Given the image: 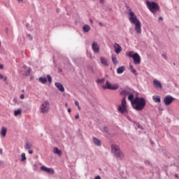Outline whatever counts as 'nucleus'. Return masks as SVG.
<instances>
[{
  "label": "nucleus",
  "mask_w": 179,
  "mask_h": 179,
  "mask_svg": "<svg viewBox=\"0 0 179 179\" xmlns=\"http://www.w3.org/2000/svg\"><path fill=\"white\" fill-rule=\"evenodd\" d=\"M129 20L130 23L134 24V30L136 31L138 34H141L142 33V25L141 24V22L138 20V17L135 15L134 12L132 10H129Z\"/></svg>",
  "instance_id": "nucleus-1"
},
{
  "label": "nucleus",
  "mask_w": 179,
  "mask_h": 179,
  "mask_svg": "<svg viewBox=\"0 0 179 179\" xmlns=\"http://www.w3.org/2000/svg\"><path fill=\"white\" fill-rule=\"evenodd\" d=\"M133 108L136 111H142L146 107V100L144 98L136 96L131 102Z\"/></svg>",
  "instance_id": "nucleus-2"
},
{
  "label": "nucleus",
  "mask_w": 179,
  "mask_h": 179,
  "mask_svg": "<svg viewBox=\"0 0 179 179\" xmlns=\"http://www.w3.org/2000/svg\"><path fill=\"white\" fill-rule=\"evenodd\" d=\"M146 5H147L149 10H150V12H152V13H156V12H158L159 9H160L159 4H157L155 1L150 2L149 1H147Z\"/></svg>",
  "instance_id": "nucleus-3"
},
{
  "label": "nucleus",
  "mask_w": 179,
  "mask_h": 179,
  "mask_svg": "<svg viewBox=\"0 0 179 179\" xmlns=\"http://www.w3.org/2000/svg\"><path fill=\"white\" fill-rule=\"evenodd\" d=\"M127 106V99L125 96L122 99L121 104L118 107V111L121 113V114H125L128 113V109Z\"/></svg>",
  "instance_id": "nucleus-4"
},
{
  "label": "nucleus",
  "mask_w": 179,
  "mask_h": 179,
  "mask_svg": "<svg viewBox=\"0 0 179 179\" xmlns=\"http://www.w3.org/2000/svg\"><path fill=\"white\" fill-rule=\"evenodd\" d=\"M40 111L42 114H47L50 111V102L48 101H45L42 103L40 107Z\"/></svg>",
  "instance_id": "nucleus-5"
},
{
  "label": "nucleus",
  "mask_w": 179,
  "mask_h": 179,
  "mask_svg": "<svg viewBox=\"0 0 179 179\" xmlns=\"http://www.w3.org/2000/svg\"><path fill=\"white\" fill-rule=\"evenodd\" d=\"M102 88L106 90V89H108L109 90H117V89H118V85L115 84V85H112L111 83H110L108 82V80H107L106 82V85H103Z\"/></svg>",
  "instance_id": "nucleus-6"
},
{
  "label": "nucleus",
  "mask_w": 179,
  "mask_h": 179,
  "mask_svg": "<svg viewBox=\"0 0 179 179\" xmlns=\"http://www.w3.org/2000/svg\"><path fill=\"white\" fill-rule=\"evenodd\" d=\"M174 100V98L171 96H166L164 97V103L165 106H170L171 103H173V101Z\"/></svg>",
  "instance_id": "nucleus-7"
},
{
  "label": "nucleus",
  "mask_w": 179,
  "mask_h": 179,
  "mask_svg": "<svg viewBox=\"0 0 179 179\" xmlns=\"http://www.w3.org/2000/svg\"><path fill=\"white\" fill-rule=\"evenodd\" d=\"M132 58L135 65H139V64H141V56H139L138 53H134Z\"/></svg>",
  "instance_id": "nucleus-8"
},
{
  "label": "nucleus",
  "mask_w": 179,
  "mask_h": 179,
  "mask_svg": "<svg viewBox=\"0 0 179 179\" xmlns=\"http://www.w3.org/2000/svg\"><path fill=\"white\" fill-rule=\"evenodd\" d=\"M41 170L42 171H45V173H48V174H54V169L52 168H47L45 166H42L41 167Z\"/></svg>",
  "instance_id": "nucleus-9"
},
{
  "label": "nucleus",
  "mask_w": 179,
  "mask_h": 179,
  "mask_svg": "<svg viewBox=\"0 0 179 179\" xmlns=\"http://www.w3.org/2000/svg\"><path fill=\"white\" fill-rule=\"evenodd\" d=\"M92 48L94 52L99 53L100 51V46L97 44V42H93L92 45Z\"/></svg>",
  "instance_id": "nucleus-10"
},
{
  "label": "nucleus",
  "mask_w": 179,
  "mask_h": 179,
  "mask_svg": "<svg viewBox=\"0 0 179 179\" xmlns=\"http://www.w3.org/2000/svg\"><path fill=\"white\" fill-rule=\"evenodd\" d=\"M153 85H154V87H156L157 89H162L163 88V86L162 85V83H160V81H159L157 79L153 80Z\"/></svg>",
  "instance_id": "nucleus-11"
},
{
  "label": "nucleus",
  "mask_w": 179,
  "mask_h": 179,
  "mask_svg": "<svg viewBox=\"0 0 179 179\" xmlns=\"http://www.w3.org/2000/svg\"><path fill=\"white\" fill-rule=\"evenodd\" d=\"M114 48H115V52L116 54H120V52L122 51V48H121V45H120V44L118 43H115Z\"/></svg>",
  "instance_id": "nucleus-12"
},
{
  "label": "nucleus",
  "mask_w": 179,
  "mask_h": 179,
  "mask_svg": "<svg viewBox=\"0 0 179 179\" xmlns=\"http://www.w3.org/2000/svg\"><path fill=\"white\" fill-rule=\"evenodd\" d=\"M55 86H56V87H57L58 90L60 92H65V88L64 87V85L61 84V83H55Z\"/></svg>",
  "instance_id": "nucleus-13"
},
{
  "label": "nucleus",
  "mask_w": 179,
  "mask_h": 179,
  "mask_svg": "<svg viewBox=\"0 0 179 179\" xmlns=\"http://www.w3.org/2000/svg\"><path fill=\"white\" fill-rule=\"evenodd\" d=\"M111 150H112L113 153H114V155H115L116 153L119 152L121 150H120V147L118 145H113L111 147Z\"/></svg>",
  "instance_id": "nucleus-14"
},
{
  "label": "nucleus",
  "mask_w": 179,
  "mask_h": 179,
  "mask_svg": "<svg viewBox=\"0 0 179 179\" xmlns=\"http://www.w3.org/2000/svg\"><path fill=\"white\" fill-rule=\"evenodd\" d=\"M100 61L102 65H103V66H108V60L107 59H106L105 57H101Z\"/></svg>",
  "instance_id": "nucleus-15"
},
{
  "label": "nucleus",
  "mask_w": 179,
  "mask_h": 179,
  "mask_svg": "<svg viewBox=\"0 0 179 179\" xmlns=\"http://www.w3.org/2000/svg\"><path fill=\"white\" fill-rule=\"evenodd\" d=\"M7 132H8V129L5 127H2L0 135L3 136V138H5L6 136Z\"/></svg>",
  "instance_id": "nucleus-16"
},
{
  "label": "nucleus",
  "mask_w": 179,
  "mask_h": 179,
  "mask_svg": "<svg viewBox=\"0 0 179 179\" xmlns=\"http://www.w3.org/2000/svg\"><path fill=\"white\" fill-rule=\"evenodd\" d=\"M83 30L85 33H89V31H90V26H89L88 24H85L83 27Z\"/></svg>",
  "instance_id": "nucleus-17"
},
{
  "label": "nucleus",
  "mask_w": 179,
  "mask_h": 179,
  "mask_svg": "<svg viewBox=\"0 0 179 179\" xmlns=\"http://www.w3.org/2000/svg\"><path fill=\"white\" fill-rule=\"evenodd\" d=\"M53 153L58 155V156H61V155H62V151L58 149V148H54Z\"/></svg>",
  "instance_id": "nucleus-18"
},
{
  "label": "nucleus",
  "mask_w": 179,
  "mask_h": 179,
  "mask_svg": "<svg viewBox=\"0 0 179 179\" xmlns=\"http://www.w3.org/2000/svg\"><path fill=\"white\" fill-rule=\"evenodd\" d=\"M93 142L94 145H96V146H101V141H100V140L96 138L95 137L93 138Z\"/></svg>",
  "instance_id": "nucleus-19"
},
{
  "label": "nucleus",
  "mask_w": 179,
  "mask_h": 179,
  "mask_svg": "<svg viewBox=\"0 0 179 179\" xmlns=\"http://www.w3.org/2000/svg\"><path fill=\"white\" fill-rule=\"evenodd\" d=\"M115 156L116 157H118L120 159H124V153H122V151H119L117 153L115 154Z\"/></svg>",
  "instance_id": "nucleus-20"
},
{
  "label": "nucleus",
  "mask_w": 179,
  "mask_h": 179,
  "mask_svg": "<svg viewBox=\"0 0 179 179\" xmlns=\"http://www.w3.org/2000/svg\"><path fill=\"white\" fill-rule=\"evenodd\" d=\"M111 58L114 65H117V64H118V61L117 60V56L115 55H112Z\"/></svg>",
  "instance_id": "nucleus-21"
},
{
  "label": "nucleus",
  "mask_w": 179,
  "mask_h": 179,
  "mask_svg": "<svg viewBox=\"0 0 179 179\" xmlns=\"http://www.w3.org/2000/svg\"><path fill=\"white\" fill-rule=\"evenodd\" d=\"M152 99L155 103H160V101H162L161 98L159 96H153Z\"/></svg>",
  "instance_id": "nucleus-22"
},
{
  "label": "nucleus",
  "mask_w": 179,
  "mask_h": 179,
  "mask_svg": "<svg viewBox=\"0 0 179 179\" xmlns=\"http://www.w3.org/2000/svg\"><path fill=\"white\" fill-rule=\"evenodd\" d=\"M124 71H125L124 66H120V67L117 68V72L119 74L123 73Z\"/></svg>",
  "instance_id": "nucleus-23"
},
{
  "label": "nucleus",
  "mask_w": 179,
  "mask_h": 179,
  "mask_svg": "<svg viewBox=\"0 0 179 179\" xmlns=\"http://www.w3.org/2000/svg\"><path fill=\"white\" fill-rule=\"evenodd\" d=\"M38 80L41 83H43V85L44 83H47V78L45 77H40Z\"/></svg>",
  "instance_id": "nucleus-24"
},
{
  "label": "nucleus",
  "mask_w": 179,
  "mask_h": 179,
  "mask_svg": "<svg viewBox=\"0 0 179 179\" xmlns=\"http://www.w3.org/2000/svg\"><path fill=\"white\" fill-rule=\"evenodd\" d=\"M20 114H22V110L20 109L15 110L14 112V115H15V117H17V115H20Z\"/></svg>",
  "instance_id": "nucleus-25"
},
{
  "label": "nucleus",
  "mask_w": 179,
  "mask_h": 179,
  "mask_svg": "<svg viewBox=\"0 0 179 179\" xmlns=\"http://www.w3.org/2000/svg\"><path fill=\"white\" fill-rule=\"evenodd\" d=\"M21 162H26V154L24 152L22 153L21 155Z\"/></svg>",
  "instance_id": "nucleus-26"
},
{
  "label": "nucleus",
  "mask_w": 179,
  "mask_h": 179,
  "mask_svg": "<svg viewBox=\"0 0 179 179\" xmlns=\"http://www.w3.org/2000/svg\"><path fill=\"white\" fill-rule=\"evenodd\" d=\"M32 147H33V145H31V143H27L25 145V149H31Z\"/></svg>",
  "instance_id": "nucleus-27"
},
{
  "label": "nucleus",
  "mask_w": 179,
  "mask_h": 179,
  "mask_svg": "<svg viewBox=\"0 0 179 179\" xmlns=\"http://www.w3.org/2000/svg\"><path fill=\"white\" fill-rule=\"evenodd\" d=\"M128 100H129V101H131V103L134 101V94H131L129 95L128 96Z\"/></svg>",
  "instance_id": "nucleus-28"
},
{
  "label": "nucleus",
  "mask_w": 179,
  "mask_h": 179,
  "mask_svg": "<svg viewBox=\"0 0 179 179\" xmlns=\"http://www.w3.org/2000/svg\"><path fill=\"white\" fill-rule=\"evenodd\" d=\"M120 94L122 96H127V94H129V92H128L127 90H123L120 92Z\"/></svg>",
  "instance_id": "nucleus-29"
},
{
  "label": "nucleus",
  "mask_w": 179,
  "mask_h": 179,
  "mask_svg": "<svg viewBox=\"0 0 179 179\" xmlns=\"http://www.w3.org/2000/svg\"><path fill=\"white\" fill-rule=\"evenodd\" d=\"M130 70H131V72L134 73V75H136V70H135V69H134L133 66H130Z\"/></svg>",
  "instance_id": "nucleus-30"
},
{
  "label": "nucleus",
  "mask_w": 179,
  "mask_h": 179,
  "mask_svg": "<svg viewBox=\"0 0 179 179\" xmlns=\"http://www.w3.org/2000/svg\"><path fill=\"white\" fill-rule=\"evenodd\" d=\"M128 57H130V58H134V52L129 51L128 52Z\"/></svg>",
  "instance_id": "nucleus-31"
},
{
  "label": "nucleus",
  "mask_w": 179,
  "mask_h": 179,
  "mask_svg": "<svg viewBox=\"0 0 179 179\" xmlns=\"http://www.w3.org/2000/svg\"><path fill=\"white\" fill-rule=\"evenodd\" d=\"M47 78H48V80L49 83H51V82H52V78H51V76L48 75Z\"/></svg>",
  "instance_id": "nucleus-32"
},
{
  "label": "nucleus",
  "mask_w": 179,
  "mask_h": 179,
  "mask_svg": "<svg viewBox=\"0 0 179 179\" xmlns=\"http://www.w3.org/2000/svg\"><path fill=\"white\" fill-rule=\"evenodd\" d=\"M104 80H106L104 78H103V79L97 80L96 82H97V83H104Z\"/></svg>",
  "instance_id": "nucleus-33"
},
{
  "label": "nucleus",
  "mask_w": 179,
  "mask_h": 179,
  "mask_svg": "<svg viewBox=\"0 0 179 179\" xmlns=\"http://www.w3.org/2000/svg\"><path fill=\"white\" fill-rule=\"evenodd\" d=\"M30 72H31V68L29 67L27 70V75H30Z\"/></svg>",
  "instance_id": "nucleus-34"
},
{
  "label": "nucleus",
  "mask_w": 179,
  "mask_h": 179,
  "mask_svg": "<svg viewBox=\"0 0 179 179\" xmlns=\"http://www.w3.org/2000/svg\"><path fill=\"white\" fill-rule=\"evenodd\" d=\"M75 105L76 106V107H79V101H75Z\"/></svg>",
  "instance_id": "nucleus-35"
},
{
  "label": "nucleus",
  "mask_w": 179,
  "mask_h": 179,
  "mask_svg": "<svg viewBox=\"0 0 179 179\" xmlns=\"http://www.w3.org/2000/svg\"><path fill=\"white\" fill-rule=\"evenodd\" d=\"M20 99H24V94H22L20 96Z\"/></svg>",
  "instance_id": "nucleus-36"
},
{
  "label": "nucleus",
  "mask_w": 179,
  "mask_h": 179,
  "mask_svg": "<svg viewBox=\"0 0 179 179\" xmlns=\"http://www.w3.org/2000/svg\"><path fill=\"white\" fill-rule=\"evenodd\" d=\"M28 153H29V155H33V150H29Z\"/></svg>",
  "instance_id": "nucleus-37"
},
{
  "label": "nucleus",
  "mask_w": 179,
  "mask_h": 179,
  "mask_svg": "<svg viewBox=\"0 0 179 179\" xmlns=\"http://www.w3.org/2000/svg\"><path fill=\"white\" fill-rule=\"evenodd\" d=\"M76 120H79V114L76 115L75 116Z\"/></svg>",
  "instance_id": "nucleus-38"
},
{
  "label": "nucleus",
  "mask_w": 179,
  "mask_h": 179,
  "mask_svg": "<svg viewBox=\"0 0 179 179\" xmlns=\"http://www.w3.org/2000/svg\"><path fill=\"white\" fill-rule=\"evenodd\" d=\"M145 164H150V162L149 161H145Z\"/></svg>",
  "instance_id": "nucleus-39"
},
{
  "label": "nucleus",
  "mask_w": 179,
  "mask_h": 179,
  "mask_svg": "<svg viewBox=\"0 0 179 179\" xmlns=\"http://www.w3.org/2000/svg\"><path fill=\"white\" fill-rule=\"evenodd\" d=\"M0 69H3V64H0Z\"/></svg>",
  "instance_id": "nucleus-40"
},
{
  "label": "nucleus",
  "mask_w": 179,
  "mask_h": 179,
  "mask_svg": "<svg viewBox=\"0 0 179 179\" xmlns=\"http://www.w3.org/2000/svg\"><path fill=\"white\" fill-rule=\"evenodd\" d=\"M94 179H101V178L99 176H96Z\"/></svg>",
  "instance_id": "nucleus-41"
},
{
  "label": "nucleus",
  "mask_w": 179,
  "mask_h": 179,
  "mask_svg": "<svg viewBox=\"0 0 179 179\" xmlns=\"http://www.w3.org/2000/svg\"><path fill=\"white\" fill-rule=\"evenodd\" d=\"M0 79H3V76L2 74H0Z\"/></svg>",
  "instance_id": "nucleus-42"
},
{
  "label": "nucleus",
  "mask_w": 179,
  "mask_h": 179,
  "mask_svg": "<svg viewBox=\"0 0 179 179\" xmlns=\"http://www.w3.org/2000/svg\"><path fill=\"white\" fill-rule=\"evenodd\" d=\"M163 57L164 58V59H167V56L163 55Z\"/></svg>",
  "instance_id": "nucleus-43"
},
{
  "label": "nucleus",
  "mask_w": 179,
  "mask_h": 179,
  "mask_svg": "<svg viewBox=\"0 0 179 179\" xmlns=\"http://www.w3.org/2000/svg\"><path fill=\"white\" fill-rule=\"evenodd\" d=\"M100 3H104V0H100Z\"/></svg>",
  "instance_id": "nucleus-44"
},
{
  "label": "nucleus",
  "mask_w": 179,
  "mask_h": 179,
  "mask_svg": "<svg viewBox=\"0 0 179 179\" xmlns=\"http://www.w3.org/2000/svg\"><path fill=\"white\" fill-rule=\"evenodd\" d=\"M2 152H3V150L1 148H0V155H2Z\"/></svg>",
  "instance_id": "nucleus-45"
},
{
  "label": "nucleus",
  "mask_w": 179,
  "mask_h": 179,
  "mask_svg": "<svg viewBox=\"0 0 179 179\" xmlns=\"http://www.w3.org/2000/svg\"><path fill=\"white\" fill-rule=\"evenodd\" d=\"M3 79H4V82H6V76L3 77Z\"/></svg>",
  "instance_id": "nucleus-46"
},
{
  "label": "nucleus",
  "mask_w": 179,
  "mask_h": 179,
  "mask_svg": "<svg viewBox=\"0 0 179 179\" xmlns=\"http://www.w3.org/2000/svg\"><path fill=\"white\" fill-rule=\"evenodd\" d=\"M71 108H69L68 109V113H71Z\"/></svg>",
  "instance_id": "nucleus-47"
},
{
  "label": "nucleus",
  "mask_w": 179,
  "mask_h": 179,
  "mask_svg": "<svg viewBox=\"0 0 179 179\" xmlns=\"http://www.w3.org/2000/svg\"><path fill=\"white\" fill-rule=\"evenodd\" d=\"M159 20H163V17H159Z\"/></svg>",
  "instance_id": "nucleus-48"
},
{
  "label": "nucleus",
  "mask_w": 179,
  "mask_h": 179,
  "mask_svg": "<svg viewBox=\"0 0 179 179\" xmlns=\"http://www.w3.org/2000/svg\"><path fill=\"white\" fill-rule=\"evenodd\" d=\"M78 107V110H79V111H80V106H77Z\"/></svg>",
  "instance_id": "nucleus-49"
},
{
  "label": "nucleus",
  "mask_w": 179,
  "mask_h": 179,
  "mask_svg": "<svg viewBox=\"0 0 179 179\" xmlns=\"http://www.w3.org/2000/svg\"><path fill=\"white\" fill-rule=\"evenodd\" d=\"M90 23L93 24V20H90Z\"/></svg>",
  "instance_id": "nucleus-50"
},
{
  "label": "nucleus",
  "mask_w": 179,
  "mask_h": 179,
  "mask_svg": "<svg viewBox=\"0 0 179 179\" xmlns=\"http://www.w3.org/2000/svg\"><path fill=\"white\" fill-rule=\"evenodd\" d=\"M65 107H66V108L68 107V103H65Z\"/></svg>",
  "instance_id": "nucleus-51"
},
{
  "label": "nucleus",
  "mask_w": 179,
  "mask_h": 179,
  "mask_svg": "<svg viewBox=\"0 0 179 179\" xmlns=\"http://www.w3.org/2000/svg\"><path fill=\"white\" fill-rule=\"evenodd\" d=\"M18 1V2H22V1H23V0H17Z\"/></svg>",
  "instance_id": "nucleus-52"
},
{
  "label": "nucleus",
  "mask_w": 179,
  "mask_h": 179,
  "mask_svg": "<svg viewBox=\"0 0 179 179\" xmlns=\"http://www.w3.org/2000/svg\"><path fill=\"white\" fill-rule=\"evenodd\" d=\"M175 177H176V178L178 177V175L176 174V175H175Z\"/></svg>",
  "instance_id": "nucleus-53"
},
{
  "label": "nucleus",
  "mask_w": 179,
  "mask_h": 179,
  "mask_svg": "<svg viewBox=\"0 0 179 179\" xmlns=\"http://www.w3.org/2000/svg\"><path fill=\"white\" fill-rule=\"evenodd\" d=\"M100 26H101V23H99Z\"/></svg>",
  "instance_id": "nucleus-54"
},
{
  "label": "nucleus",
  "mask_w": 179,
  "mask_h": 179,
  "mask_svg": "<svg viewBox=\"0 0 179 179\" xmlns=\"http://www.w3.org/2000/svg\"><path fill=\"white\" fill-rule=\"evenodd\" d=\"M0 47H1V42H0Z\"/></svg>",
  "instance_id": "nucleus-55"
}]
</instances>
